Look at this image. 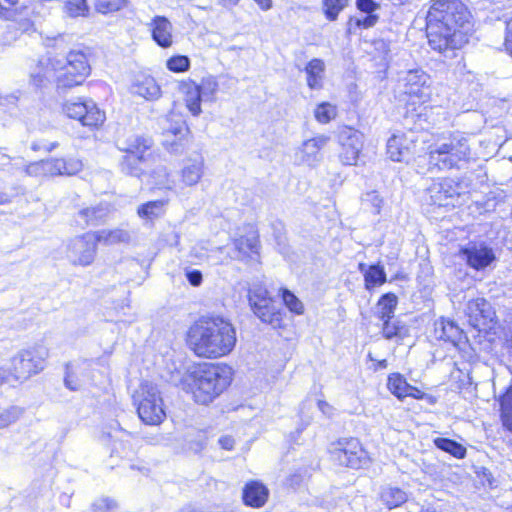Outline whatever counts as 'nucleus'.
<instances>
[{
    "label": "nucleus",
    "mask_w": 512,
    "mask_h": 512,
    "mask_svg": "<svg viewBox=\"0 0 512 512\" xmlns=\"http://www.w3.org/2000/svg\"><path fill=\"white\" fill-rule=\"evenodd\" d=\"M366 15L363 18H356L355 25L359 28H370L378 22V15L374 12H365Z\"/></svg>",
    "instance_id": "13d9d810"
},
{
    "label": "nucleus",
    "mask_w": 512,
    "mask_h": 512,
    "mask_svg": "<svg viewBox=\"0 0 512 512\" xmlns=\"http://www.w3.org/2000/svg\"><path fill=\"white\" fill-rule=\"evenodd\" d=\"M206 446V437L199 434L196 438L189 440L188 449L194 453L201 452Z\"/></svg>",
    "instance_id": "0e129e2a"
},
{
    "label": "nucleus",
    "mask_w": 512,
    "mask_h": 512,
    "mask_svg": "<svg viewBox=\"0 0 512 512\" xmlns=\"http://www.w3.org/2000/svg\"><path fill=\"white\" fill-rule=\"evenodd\" d=\"M330 137L318 135L304 141L295 153V161L309 167H316L322 161L321 149L328 143Z\"/></svg>",
    "instance_id": "6ab92c4d"
},
{
    "label": "nucleus",
    "mask_w": 512,
    "mask_h": 512,
    "mask_svg": "<svg viewBox=\"0 0 512 512\" xmlns=\"http://www.w3.org/2000/svg\"><path fill=\"white\" fill-rule=\"evenodd\" d=\"M269 491L258 481L247 483L243 489L244 504L251 507H262L268 498Z\"/></svg>",
    "instance_id": "a878e982"
},
{
    "label": "nucleus",
    "mask_w": 512,
    "mask_h": 512,
    "mask_svg": "<svg viewBox=\"0 0 512 512\" xmlns=\"http://www.w3.org/2000/svg\"><path fill=\"white\" fill-rule=\"evenodd\" d=\"M82 162L75 158L64 159V175H75L82 169Z\"/></svg>",
    "instance_id": "bf43d9fd"
},
{
    "label": "nucleus",
    "mask_w": 512,
    "mask_h": 512,
    "mask_svg": "<svg viewBox=\"0 0 512 512\" xmlns=\"http://www.w3.org/2000/svg\"><path fill=\"white\" fill-rule=\"evenodd\" d=\"M92 235L95 237L97 244L102 243L105 245H113L117 243H128L130 241L129 232L123 229H104L92 232Z\"/></svg>",
    "instance_id": "2f4dec72"
},
{
    "label": "nucleus",
    "mask_w": 512,
    "mask_h": 512,
    "mask_svg": "<svg viewBox=\"0 0 512 512\" xmlns=\"http://www.w3.org/2000/svg\"><path fill=\"white\" fill-rule=\"evenodd\" d=\"M96 250L95 237L92 232H88L70 240L67 246V257L74 265L87 266L93 262Z\"/></svg>",
    "instance_id": "dca6fc26"
},
{
    "label": "nucleus",
    "mask_w": 512,
    "mask_h": 512,
    "mask_svg": "<svg viewBox=\"0 0 512 512\" xmlns=\"http://www.w3.org/2000/svg\"><path fill=\"white\" fill-rule=\"evenodd\" d=\"M109 213L110 209L107 204H99L78 211L74 216V221L82 229L88 226H99L107 221Z\"/></svg>",
    "instance_id": "412c9836"
},
{
    "label": "nucleus",
    "mask_w": 512,
    "mask_h": 512,
    "mask_svg": "<svg viewBox=\"0 0 512 512\" xmlns=\"http://www.w3.org/2000/svg\"><path fill=\"white\" fill-rule=\"evenodd\" d=\"M64 385L71 391H78L81 387V382L71 362L65 364Z\"/></svg>",
    "instance_id": "864d4df0"
},
{
    "label": "nucleus",
    "mask_w": 512,
    "mask_h": 512,
    "mask_svg": "<svg viewBox=\"0 0 512 512\" xmlns=\"http://www.w3.org/2000/svg\"><path fill=\"white\" fill-rule=\"evenodd\" d=\"M65 10L71 17H86L89 14L90 8L87 0H66Z\"/></svg>",
    "instance_id": "c03bdc74"
},
{
    "label": "nucleus",
    "mask_w": 512,
    "mask_h": 512,
    "mask_svg": "<svg viewBox=\"0 0 512 512\" xmlns=\"http://www.w3.org/2000/svg\"><path fill=\"white\" fill-rule=\"evenodd\" d=\"M386 280L387 277L384 266L380 263H376L370 265V270L364 278V285L367 290L371 291L375 287L384 284Z\"/></svg>",
    "instance_id": "58836bf2"
},
{
    "label": "nucleus",
    "mask_w": 512,
    "mask_h": 512,
    "mask_svg": "<svg viewBox=\"0 0 512 512\" xmlns=\"http://www.w3.org/2000/svg\"><path fill=\"white\" fill-rule=\"evenodd\" d=\"M23 408L19 406H10L0 414V429L8 427L10 424L16 422L23 414Z\"/></svg>",
    "instance_id": "3c124183"
},
{
    "label": "nucleus",
    "mask_w": 512,
    "mask_h": 512,
    "mask_svg": "<svg viewBox=\"0 0 512 512\" xmlns=\"http://www.w3.org/2000/svg\"><path fill=\"white\" fill-rule=\"evenodd\" d=\"M144 161V155L139 154H127L122 157L120 161V169L126 175L140 178L144 172L142 163Z\"/></svg>",
    "instance_id": "f704fd0d"
},
{
    "label": "nucleus",
    "mask_w": 512,
    "mask_h": 512,
    "mask_svg": "<svg viewBox=\"0 0 512 512\" xmlns=\"http://www.w3.org/2000/svg\"><path fill=\"white\" fill-rule=\"evenodd\" d=\"M134 400L138 416L143 423L159 425L166 418L163 399L156 386L148 383L142 385Z\"/></svg>",
    "instance_id": "9d476101"
},
{
    "label": "nucleus",
    "mask_w": 512,
    "mask_h": 512,
    "mask_svg": "<svg viewBox=\"0 0 512 512\" xmlns=\"http://www.w3.org/2000/svg\"><path fill=\"white\" fill-rule=\"evenodd\" d=\"M163 145L171 153H182L186 143V135L189 128L181 117L174 119L173 117L166 119V125L163 128Z\"/></svg>",
    "instance_id": "f3484780"
},
{
    "label": "nucleus",
    "mask_w": 512,
    "mask_h": 512,
    "mask_svg": "<svg viewBox=\"0 0 512 512\" xmlns=\"http://www.w3.org/2000/svg\"><path fill=\"white\" fill-rule=\"evenodd\" d=\"M166 66L172 72L181 73L190 69L191 62L186 55H175L167 60Z\"/></svg>",
    "instance_id": "8fccbe9b"
},
{
    "label": "nucleus",
    "mask_w": 512,
    "mask_h": 512,
    "mask_svg": "<svg viewBox=\"0 0 512 512\" xmlns=\"http://www.w3.org/2000/svg\"><path fill=\"white\" fill-rule=\"evenodd\" d=\"M2 2L5 5V8L12 10L13 22H15L17 17L20 16L25 9H27V6L25 5L18 6L19 0H2Z\"/></svg>",
    "instance_id": "680f3d73"
},
{
    "label": "nucleus",
    "mask_w": 512,
    "mask_h": 512,
    "mask_svg": "<svg viewBox=\"0 0 512 512\" xmlns=\"http://www.w3.org/2000/svg\"><path fill=\"white\" fill-rule=\"evenodd\" d=\"M505 46L506 50L512 56V17L506 21Z\"/></svg>",
    "instance_id": "774afa93"
},
{
    "label": "nucleus",
    "mask_w": 512,
    "mask_h": 512,
    "mask_svg": "<svg viewBox=\"0 0 512 512\" xmlns=\"http://www.w3.org/2000/svg\"><path fill=\"white\" fill-rule=\"evenodd\" d=\"M356 6L361 12H375L380 8L374 0H356Z\"/></svg>",
    "instance_id": "69168bd1"
},
{
    "label": "nucleus",
    "mask_w": 512,
    "mask_h": 512,
    "mask_svg": "<svg viewBox=\"0 0 512 512\" xmlns=\"http://www.w3.org/2000/svg\"><path fill=\"white\" fill-rule=\"evenodd\" d=\"M48 355V349L42 345L20 350L11 358V375L18 381L28 380L44 370Z\"/></svg>",
    "instance_id": "6e6552de"
},
{
    "label": "nucleus",
    "mask_w": 512,
    "mask_h": 512,
    "mask_svg": "<svg viewBox=\"0 0 512 512\" xmlns=\"http://www.w3.org/2000/svg\"><path fill=\"white\" fill-rule=\"evenodd\" d=\"M43 170L52 176L64 175V159L55 158L42 162Z\"/></svg>",
    "instance_id": "5fc2aeb1"
},
{
    "label": "nucleus",
    "mask_w": 512,
    "mask_h": 512,
    "mask_svg": "<svg viewBox=\"0 0 512 512\" xmlns=\"http://www.w3.org/2000/svg\"><path fill=\"white\" fill-rule=\"evenodd\" d=\"M398 304V297L388 292L383 294L377 302V316L383 322L394 318V313Z\"/></svg>",
    "instance_id": "72a5a7b5"
},
{
    "label": "nucleus",
    "mask_w": 512,
    "mask_h": 512,
    "mask_svg": "<svg viewBox=\"0 0 512 512\" xmlns=\"http://www.w3.org/2000/svg\"><path fill=\"white\" fill-rule=\"evenodd\" d=\"M9 29H14L16 31L20 30L21 33H24V32H30V31H34V24L33 22H31L29 19H24L18 23H14L12 25H9L8 26Z\"/></svg>",
    "instance_id": "338daca9"
},
{
    "label": "nucleus",
    "mask_w": 512,
    "mask_h": 512,
    "mask_svg": "<svg viewBox=\"0 0 512 512\" xmlns=\"http://www.w3.org/2000/svg\"><path fill=\"white\" fill-rule=\"evenodd\" d=\"M337 116V107L329 102H321L314 109V117L321 124H327Z\"/></svg>",
    "instance_id": "37998d69"
},
{
    "label": "nucleus",
    "mask_w": 512,
    "mask_h": 512,
    "mask_svg": "<svg viewBox=\"0 0 512 512\" xmlns=\"http://www.w3.org/2000/svg\"><path fill=\"white\" fill-rule=\"evenodd\" d=\"M408 385L409 383L399 373H393L388 377L387 386L390 392L399 399L407 397Z\"/></svg>",
    "instance_id": "79ce46f5"
},
{
    "label": "nucleus",
    "mask_w": 512,
    "mask_h": 512,
    "mask_svg": "<svg viewBox=\"0 0 512 512\" xmlns=\"http://www.w3.org/2000/svg\"><path fill=\"white\" fill-rule=\"evenodd\" d=\"M118 508V502L107 496L96 499L92 504L93 512H117Z\"/></svg>",
    "instance_id": "603ef678"
},
{
    "label": "nucleus",
    "mask_w": 512,
    "mask_h": 512,
    "mask_svg": "<svg viewBox=\"0 0 512 512\" xmlns=\"http://www.w3.org/2000/svg\"><path fill=\"white\" fill-rule=\"evenodd\" d=\"M435 337L457 346L466 338L463 330L452 320L441 318L434 324Z\"/></svg>",
    "instance_id": "5701e85b"
},
{
    "label": "nucleus",
    "mask_w": 512,
    "mask_h": 512,
    "mask_svg": "<svg viewBox=\"0 0 512 512\" xmlns=\"http://www.w3.org/2000/svg\"><path fill=\"white\" fill-rule=\"evenodd\" d=\"M433 444L436 448L450 454L457 459H464L466 457L467 449L456 440L445 437H437L433 439Z\"/></svg>",
    "instance_id": "4c0bfd02"
},
{
    "label": "nucleus",
    "mask_w": 512,
    "mask_h": 512,
    "mask_svg": "<svg viewBox=\"0 0 512 512\" xmlns=\"http://www.w3.org/2000/svg\"><path fill=\"white\" fill-rule=\"evenodd\" d=\"M468 323L478 331H486L492 327L496 312L491 303L485 298L470 299L464 308Z\"/></svg>",
    "instance_id": "4468645a"
},
{
    "label": "nucleus",
    "mask_w": 512,
    "mask_h": 512,
    "mask_svg": "<svg viewBox=\"0 0 512 512\" xmlns=\"http://www.w3.org/2000/svg\"><path fill=\"white\" fill-rule=\"evenodd\" d=\"M469 188L470 180L466 178H445L431 183L424 191L423 200L428 205L454 208L462 204L461 199Z\"/></svg>",
    "instance_id": "39448f33"
},
{
    "label": "nucleus",
    "mask_w": 512,
    "mask_h": 512,
    "mask_svg": "<svg viewBox=\"0 0 512 512\" xmlns=\"http://www.w3.org/2000/svg\"><path fill=\"white\" fill-rule=\"evenodd\" d=\"M307 85L312 90H319L323 86V75L325 72L324 61L319 58L310 60L306 67Z\"/></svg>",
    "instance_id": "c85d7f7f"
},
{
    "label": "nucleus",
    "mask_w": 512,
    "mask_h": 512,
    "mask_svg": "<svg viewBox=\"0 0 512 512\" xmlns=\"http://www.w3.org/2000/svg\"><path fill=\"white\" fill-rule=\"evenodd\" d=\"M204 159L197 155L193 159H189L182 168V181L187 186L196 185L203 174Z\"/></svg>",
    "instance_id": "cd10ccee"
},
{
    "label": "nucleus",
    "mask_w": 512,
    "mask_h": 512,
    "mask_svg": "<svg viewBox=\"0 0 512 512\" xmlns=\"http://www.w3.org/2000/svg\"><path fill=\"white\" fill-rule=\"evenodd\" d=\"M341 152L339 159L343 165H356L363 144L361 135L352 129L340 134Z\"/></svg>",
    "instance_id": "aec40b11"
},
{
    "label": "nucleus",
    "mask_w": 512,
    "mask_h": 512,
    "mask_svg": "<svg viewBox=\"0 0 512 512\" xmlns=\"http://www.w3.org/2000/svg\"><path fill=\"white\" fill-rule=\"evenodd\" d=\"M363 201H364L365 204H370L371 205V207L373 209L372 212L374 214H379L380 213L383 200L380 198V196L378 195V193L376 191L368 192L365 195V198L363 199Z\"/></svg>",
    "instance_id": "6e6d98bb"
},
{
    "label": "nucleus",
    "mask_w": 512,
    "mask_h": 512,
    "mask_svg": "<svg viewBox=\"0 0 512 512\" xmlns=\"http://www.w3.org/2000/svg\"><path fill=\"white\" fill-rule=\"evenodd\" d=\"M470 156L468 141L463 136H453L448 142L436 145L428 155V169L450 170L460 168L461 162H466Z\"/></svg>",
    "instance_id": "20e7f679"
},
{
    "label": "nucleus",
    "mask_w": 512,
    "mask_h": 512,
    "mask_svg": "<svg viewBox=\"0 0 512 512\" xmlns=\"http://www.w3.org/2000/svg\"><path fill=\"white\" fill-rule=\"evenodd\" d=\"M53 69L50 68V59L41 58L37 65L30 73V80L32 84L37 87H44L52 77Z\"/></svg>",
    "instance_id": "473e14b6"
},
{
    "label": "nucleus",
    "mask_w": 512,
    "mask_h": 512,
    "mask_svg": "<svg viewBox=\"0 0 512 512\" xmlns=\"http://www.w3.org/2000/svg\"><path fill=\"white\" fill-rule=\"evenodd\" d=\"M307 477H309L308 474H306L303 470H298V466H295L294 472L287 477L286 481L290 487L296 488L300 486L304 479Z\"/></svg>",
    "instance_id": "4d7b16f0"
},
{
    "label": "nucleus",
    "mask_w": 512,
    "mask_h": 512,
    "mask_svg": "<svg viewBox=\"0 0 512 512\" xmlns=\"http://www.w3.org/2000/svg\"><path fill=\"white\" fill-rule=\"evenodd\" d=\"M128 0H96L95 9L102 14L119 11L128 6Z\"/></svg>",
    "instance_id": "49530a36"
},
{
    "label": "nucleus",
    "mask_w": 512,
    "mask_h": 512,
    "mask_svg": "<svg viewBox=\"0 0 512 512\" xmlns=\"http://www.w3.org/2000/svg\"><path fill=\"white\" fill-rule=\"evenodd\" d=\"M91 67L86 54L81 50H71L66 56V64L56 78L57 90L65 91L81 85L90 74Z\"/></svg>",
    "instance_id": "9b49d317"
},
{
    "label": "nucleus",
    "mask_w": 512,
    "mask_h": 512,
    "mask_svg": "<svg viewBox=\"0 0 512 512\" xmlns=\"http://www.w3.org/2000/svg\"><path fill=\"white\" fill-rule=\"evenodd\" d=\"M248 302L254 315L273 329L282 327L285 311L282 305L270 296L269 291L261 284H252L248 289Z\"/></svg>",
    "instance_id": "423d86ee"
},
{
    "label": "nucleus",
    "mask_w": 512,
    "mask_h": 512,
    "mask_svg": "<svg viewBox=\"0 0 512 512\" xmlns=\"http://www.w3.org/2000/svg\"><path fill=\"white\" fill-rule=\"evenodd\" d=\"M248 302L254 315L273 329L282 327L285 311L282 305L270 296L269 291L261 284H252L248 289Z\"/></svg>",
    "instance_id": "0eeeda50"
},
{
    "label": "nucleus",
    "mask_w": 512,
    "mask_h": 512,
    "mask_svg": "<svg viewBox=\"0 0 512 512\" xmlns=\"http://www.w3.org/2000/svg\"><path fill=\"white\" fill-rule=\"evenodd\" d=\"M331 460L350 469L365 468L370 464L368 452L356 438H341L330 447Z\"/></svg>",
    "instance_id": "1a4fd4ad"
},
{
    "label": "nucleus",
    "mask_w": 512,
    "mask_h": 512,
    "mask_svg": "<svg viewBox=\"0 0 512 512\" xmlns=\"http://www.w3.org/2000/svg\"><path fill=\"white\" fill-rule=\"evenodd\" d=\"M231 368L218 364H204L190 374L184 375L179 385L191 390L196 403L208 405L219 397L230 385Z\"/></svg>",
    "instance_id": "7ed1b4c3"
},
{
    "label": "nucleus",
    "mask_w": 512,
    "mask_h": 512,
    "mask_svg": "<svg viewBox=\"0 0 512 512\" xmlns=\"http://www.w3.org/2000/svg\"><path fill=\"white\" fill-rule=\"evenodd\" d=\"M132 93L145 98L146 100L158 99L161 95L159 85L153 77H143L132 85Z\"/></svg>",
    "instance_id": "c756f323"
},
{
    "label": "nucleus",
    "mask_w": 512,
    "mask_h": 512,
    "mask_svg": "<svg viewBox=\"0 0 512 512\" xmlns=\"http://www.w3.org/2000/svg\"><path fill=\"white\" fill-rule=\"evenodd\" d=\"M459 255L467 266L476 271H482L496 261L493 249L485 242L470 241L460 248Z\"/></svg>",
    "instance_id": "2eb2a0df"
},
{
    "label": "nucleus",
    "mask_w": 512,
    "mask_h": 512,
    "mask_svg": "<svg viewBox=\"0 0 512 512\" xmlns=\"http://www.w3.org/2000/svg\"><path fill=\"white\" fill-rule=\"evenodd\" d=\"M153 184L159 189L174 190L175 181L170 178L167 168L165 166H157L151 173Z\"/></svg>",
    "instance_id": "a19ab883"
},
{
    "label": "nucleus",
    "mask_w": 512,
    "mask_h": 512,
    "mask_svg": "<svg viewBox=\"0 0 512 512\" xmlns=\"http://www.w3.org/2000/svg\"><path fill=\"white\" fill-rule=\"evenodd\" d=\"M281 297L284 305L295 314H302L304 311V307L302 302L298 299V297L291 292L290 290L283 288L281 289Z\"/></svg>",
    "instance_id": "09e8293b"
},
{
    "label": "nucleus",
    "mask_w": 512,
    "mask_h": 512,
    "mask_svg": "<svg viewBox=\"0 0 512 512\" xmlns=\"http://www.w3.org/2000/svg\"><path fill=\"white\" fill-rule=\"evenodd\" d=\"M398 84L405 94L425 101L430 96L432 80L422 68L414 67L399 73Z\"/></svg>",
    "instance_id": "ddd939ff"
},
{
    "label": "nucleus",
    "mask_w": 512,
    "mask_h": 512,
    "mask_svg": "<svg viewBox=\"0 0 512 512\" xmlns=\"http://www.w3.org/2000/svg\"><path fill=\"white\" fill-rule=\"evenodd\" d=\"M62 109L67 117L90 129L100 127L106 119L105 112L88 98L69 100L63 104Z\"/></svg>",
    "instance_id": "f8f14e48"
},
{
    "label": "nucleus",
    "mask_w": 512,
    "mask_h": 512,
    "mask_svg": "<svg viewBox=\"0 0 512 512\" xmlns=\"http://www.w3.org/2000/svg\"><path fill=\"white\" fill-rule=\"evenodd\" d=\"M198 87H201V90L206 92L208 95L204 96V100H208L212 97L214 92L217 90L218 84L211 78L203 79Z\"/></svg>",
    "instance_id": "052dcab7"
},
{
    "label": "nucleus",
    "mask_w": 512,
    "mask_h": 512,
    "mask_svg": "<svg viewBox=\"0 0 512 512\" xmlns=\"http://www.w3.org/2000/svg\"><path fill=\"white\" fill-rule=\"evenodd\" d=\"M471 14L461 0H435L426 16V33L430 48L446 58L468 43Z\"/></svg>",
    "instance_id": "f257e3e1"
},
{
    "label": "nucleus",
    "mask_w": 512,
    "mask_h": 512,
    "mask_svg": "<svg viewBox=\"0 0 512 512\" xmlns=\"http://www.w3.org/2000/svg\"><path fill=\"white\" fill-rule=\"evenodd\" d=\"M379 499L389 510L402 506L408 500V494L403 489L386 485L381 487Z\"/></svg>",
    "instance_id": "bb28decb"
},
{
    "label": "nucleus",
    "mask_w": 512,
    "mask_h": 512,
    "mask_svg": "<svg viewBox=\"0 0 512 512\" xmlns=\"http://www.w3.org/2000/svg\"><path fill=\"white\" fill-rule=\"evenodd\" d=\"M181 91L185 94V102L189 111L194 116H198L201 113V102L204 100V96L208 94L198 87L195 82H183L181 84Z\"/></svg>",
    "instance_id": "393cba45"
},
{
    "label": "nucleus",
    "mask_w": 512,
    "mask_h": 512,
    "mask_svg": "<svg viewBox=\"0 0 512 512\" xmlns=\"http://www.w3.org/2000/svg\"><path fill=\"white\" fill-rule=\"evenodd\" d=\"M500 411L503 426L512 432V386L500 397Z\"/></svg>",
    "instance_id": "ea45409f"
},
{
    "label": "nucleus",
    "mask_w": 512,
    "mask_h": 512,
    "mask_svg": "<svg viewBox=\"0 0 512 512\" xmlns=\"http://www.w3.org/2000/svg\"><path fill=\"white\" fill-rule=\"evenodd\" d=\"M167 204V200H154L148 201L146 203L141 204L137 213L140 218L145 220L153 221L161 217L165 213V206Z\"/></svg>",
    "instance_id": "e433bc0d"
},
{
    "label": "nucleus",
    "mask_w": 512,
    "mask_h": 512,
    "mask_svg": "<svg viewBox=\"0 0 512 512\" xmlns=\"http://www.w3.org/2000/svg\"><path fill=\"white\" fill-rule=\"evenodd\" d=\"M298 470H303L309 476L320 467L319 457L312 451L307 452L295 465Z\"/></svg>",
    "instance_id": "de8ad7c7"
},
{
    "label": "nucleus",
    "mask_w": 512,
    "mask_h": 512,
    "mask_svg": "<svg viewBox=\"0 0 512 512\" xmlns=\"http://www.w3.org/2000/svg\"><path fill=\"white\" fill-rule=\"evenodd\" d=\"M152 39L162 48L172 45V24L164 16H155L151 23Z\"/></svg>",
    "instance_id": "b1692460"
},
{
    "label": "nucleus",
    "mask_w": 512,
    "mask_h": 512,
    "mask_svg": "<svg viewBox=\"0 0 512 512\" xmlns=\"http://www.w3.org/2000/svg\"><path fill=\"white\" fill-rule=\"evenodd\" d=\"M234 326L222 317H202L187 334V342L196 355L219 358L229 354L236 345Z\"/></svg>",
    "instance_id": "f03ea898"
},
{
    "label": "nucleus",
    "mask_w": 512,
    "mask_h": 512,
    "mask_svg": "<svg viewBox=\"0 0 512 512\" xmlns=\"http://www.w3.org/2000/svg\"><path fill=\"white\" fill-rule=\"evenodd\" d=\"M152 144L153 141L151 138L134 133L119 137L116 141V145L120 151L135 155H144L145 152L152 147Z\"/></svg>",
    "instance_id": "4be33fe9"
},
{
    "label": "nucleus",
    "mask_w": 512,
    "mask_h": 512,
    "mask_svg": "<svg viewBox=\"0 0 512 512\" xmlns=\"http://www.w3.org/2000/svg\"><path fill=\"white\" fill-rule=\"evenodd\" d=\"M185 277L192 286H200L203 281L202 272L198 269H186Z\"/></svg>",
    "instance_id": "e2e57ef3"
},
{
    "label": "nucleus",
    "mask_w": 512,
    "mask_h": 512,
    "mask_svg": "<svg viewBox=\"0 0 512 512\" xmlns=\"http://www.w3.org/2000/svg\"><path fill=\"white\" fill-rule=\"evenodd\" d=\"M416 153V140L412 133L393 134L387 141V154L392 161L409 162Z\"/></svg>",
    "instance_id": "a211bd4d"
},
{
    "label": "nucleus",
    "mask_w": 512,
    "mask_h": 512,
    "mask_svg": "<svg viewBox=\"0 0 512 512\" xmlns=\"http://www.w3.org/2000/svg\"><path fill=\"white\" fill-rule=\"evenodd\" d=\"M382 334L385 339H404L409 335V327L399 319L383 321Z\"/></svg>",
    "instance_id": "c9c22d12"
},
{
    "label": "nucleus",
    "mask_w": 512,
    "mask_h": 512,
    "mask_svg": "<svg viewBox=\"0 0 512 512\" xmlns=\"http://www.w3.org/2000/svg\"><path fill=\"white\" fill-rule=\"evenodd\" d=\"M347 4L348 0H323V11L326 18L329 21L336 20Z\"/></svg>",
    "instance_id": "a18cd8bd"
},
{
    "label": "nucleus",
    "mask_w": 512,
    "mask_h": 512,
    "mask_svg": "<svg viewBox=\"0 0 512 512\" xmlns=\"http://www.w3.org/2000/svg\"><path fill=\"white\" fill-rule=\"evenodd\" d=\"M235 250L242 255L249 253H259V235L256 230L251 229L246 235L240 236L234 240Z\"/></svg>",
    "instance_id": "7c9ffc66"
}]
</instances>
